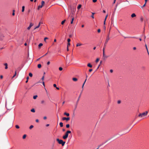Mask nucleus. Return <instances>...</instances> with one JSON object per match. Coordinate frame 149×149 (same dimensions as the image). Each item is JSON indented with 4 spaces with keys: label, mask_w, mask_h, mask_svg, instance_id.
I'll list each match as a JSON object with an SVG mask.
<instances>
[{
    "label": "nucleus",
    "mask_w": 149,
    "mask_h": 149,
    "mask_svg": "<svg viewBox=\"0 0 149 149\" xmlns=\"http://www.w3.org/2000/svg\"><path fill=\"white\" fill-rule=\"evenodd\" d=\"M56 141L58 142L59 144H61L62 146H63L65 143V141H63L62 140H61L59 139H57Z\"/></svg>",
    "instance_id": "nucleus-1"
},
{
    "label": "nucleus",
    "mask_w": 149,
    "mask_h": 149,
    "mask_svg": "<svg viewBox=\"0 0 149 149\" xmlns=\"http://www.w3.org/2000/svg\"><path fill=\"white\" fill-rule=\"evenodd\" d=\"M148 113V111H146L142 113H140L139 115L138 116L141 118H142L143 116H146Z\"/></svg>",
    "instance_id": "nucleus-2"
},
{
    "label": "nucleus",
    "mask_w": 149,
    "mask_h": 149,
    "mask_svg": "<svg viewBox=\"0 0 149 149\" xmlns=\"http://www.w3.org/2000/svg\"><path fill=\"white\" fill-rule=\"evenodd\" d=\"M109 39H110V38L109 37V34H108V35L107 36L106 39L105 41V42L104 44V47H106V46L107 45V44L108 41L109 40Z\"/></svg>",
    "instance_id": "nucleus-3"
},
{
    "label": "nucleus",
    "mask_w": 149,
    "mask_h": 149,
    "mask_svg": "<svg viewBox=\"0 0 149 149\" xmlns=\"http://www.w3.org/2000/svg\"><path fill=\"white\" fill-rule=\"evenodd\" d=\"M127 133V132H125L124 131H119L118 132V134L120 136H121L123 134H124Z\"/></svg>",
    "instance_id": "nucleus-4"
},
{
    "label": "nucleus",
    "mask_w": 149,
    "mask_h": 149,
    "mask_svg": "<svg viewBox=\"0 0 149 149\" xmlns=\"http://www.w3.org/2000/svg\"><path fill=\"white\" fill-rule=\"evenodd\" d=\"M68 134L66 132L65 133V134L63 136V138L64 139H66L68 137Z\"/></svg>",
    "instance_id": "nucleus-5"
},
{
    "label": "nucleus",
    "mask_w": 149,
    "mask_h": 149,
    "mask_svg": "<svg viewBox=\"0 0 149 149\" xmlns=\"http://www.w3.org/2000/svg\"><path fill=\"white\" fill-rule=\"evenodd\" d=\"M70 119V118L69 117H67V118L63 117L62 118V120H66L67 121L69 120Z\"/></svg>",
    "instance_id": "nucleus-6"
},
{
    "label": "nucleus",
    "mask_w": 149,
    "mask_h": 149,
    "mask_svg": "<svg viewBox=\"0 0 149 149\" xmlns=\"http://www.w3.org/2000/svg\"><path fill=\"white\" fill-rule=\"evenodd\" d=\"M33 25V24L32 23H30L29 26L27 28L28 30H29L31 28Z\"/></svg>",
    "instance_id": "nucleus-7"
},
{
    "label": "nucleus",
    "mask_w": 149,
    "mask_h": 149,
    "mask_svg": "<svg viewBox=\"0 0 149 149\" xmlns=\"http://www.w3.org/2000/svg\"><path fill=\"white\" fill-rule=\"evenodd\" d=\"M131 16L133 18L136 17V15L135 13H134L131 15Z\"/></svg>",
    "instance_id": "nucleus-8"
},
{
    "label": "nucleus",
    "mask_w": 149,
    "mask_h": 149,
    "mask_svg": "<svg viewBox=\"0 0 149 149\" xmlns=\"http://www.w3.org/2000/svg\"><path fill=\"white\" fill-rule=\"evenodd\" d=\"M4 65L5 66V69H7L8 68V64L7 63H5L4 64Z\"/></svg>",
    "instance_id": "nucleus-9"
},
{
    "label": "nucleus",
    "mask_w": 149,
    "mask_h": 149,
    "mask_svg": "<svg viewBox=\"0 0 149 149\" xmlns=\"http://www.w3.org/2000/svg\"><path fill=\"white\" fill-rule=\"evenodd\" d=\"M82 45V44L81 43H78L76 45V47H78Z\"/></svg>",
    "instance_id": "nucleus-10"
},
{
    "label": "nucleus",
    "mask_w": 149,
    "mask_h": 149,
    "mask_svg": "<svg viewBox=\"0 0 149 149\" xmlns=\"http://www.w3.org/2000/svg\"><path fill=\"white\" fill-rule=\"evenodd\" d=\"M72 80L74 81H77V79L76 78L74 77L72 78Z\"/></svg>",
    "instance_id": "nucleus-11"
},
{
    "label": "nucleus",
    "mask_w": 149,
    "mask_h": 149,
    "mask_svg": "<svg viewBox=\"0 0 149 149\" xmlns=\"http://www.w3.org/2000/svg\"><path fill=\"white\" fill-rule=\"evenodd\" d=\"M87 66L90 68H92V65L90 63H89L87 64Z\"/></svg>",
    "instance_id": "nucleus-12"
},
{
    "label": "nucleus",
    "mask_w": 149,
    "mask_h": 149,
    "mask_svg": "<svg viewBox=\"0 0 149 149\" xmlns=\"http://www.w3.org/2000/svg\"><path fill=\"white\" fill-rule=\"evenodd\" d=\"M42 45H43V44H42V43H40V44H39V45H38V47H39V48H40V47L41 46H42Z\"/></svg>",
    "instance_id": "nucleus-13"
},
{
    "label": "nucleus",
    "mask_w": 149,
    "mask_h": 149,
    "mask_svg": "<svg viewBox=\"0 0 149 149\" xmlns=\"http://www.w3.org/2000/svg\"><path fill=\"white\" fill-rule=\"evenodd\" d=\"M64 115H65L68 116H69L70 115L69 113H67L66 112H65L64 113Z\"/></svg>",
    "instance_id": "nucleus-14"
},
{
    "label": "nucleus",
    "mask_w": 149,
    "mask_h": 149,
    "mask_svg": "<svg viewBox=\"0 0 149 149\" xmlns=\"http://www.w3.org/2000/svg\"><path fill=\"white\" fill-rule=\"evenodd\" d=\"M24 8H25V7L24 6H23L22 7V12H24Z\"/></svg>",
    "instance_id": "nucleus-15"
},
{
    "label": "nucleus",
    "mask_w": 149,
    "mask_h": 149,
    "mask_svg": "<svg viewBox=\"0 0 149 149\" xmlns=\"http://www.w3.org/2000/svg\"><path fill=\"white\" fill-rule=\"evenodd\" d=\"M42 5L39 6L38 8V10H39L40 8H42Z\"/></svg>",
    "instance_id": "nucleus-16"
},
{
    "label": "nucleus",
    "mask_w": 149,
    "mask_h": 149,
    "mask_svg": "<svg viewBox=\"0 0 149 149\" xmlns=\"http://www.w3.org/2000/svg\"><path fill=\"white\" fill-rule=\"evenodd\" d=\"M86 80H87L86 79H85V81H84V83H83V84L82 85V89H83L84 86V84H85V82H86Z\"/></svg>",
    "instance_id": "nucleus-17"
},
{
    "label": "nucleus",
    "mask_w": 149,
    "mask_h": 149,
    "mask_svg": "<svg viewBox=\"0 0 149 149\" xmlns=\"http://www.w3.org/2000/svg\"><path fill=\"white\" fill-rule=\"evenodd\" d=\"M31 112L33 113H34L35 112V109H31Z\"/></svg>",
    "instance_id": "nucleus-18"
},
{
    "label": "nucleus",
    "mask_w": 149,
    "mask_h": 149,
    "mask_svg": "<svg viewBox=\"0 0 149 149\" xmlns=\"http://www.w3.org/2000/svg\"><path fill=\"white\" fill-rule=\"evenodd\" d=\"M81 7V5L80 4L77 7L78 9L79 10Z\"/></svg>",
    "instance_id": "nucleus-19"
},
{
    "label": "nucleus",
    "mask_w": 149,
    "mask_h": 149,
    "mask_svg": "<svg viewBox=\"0 0 149 149\" xmlns=\"http://www.w3.org/2000/svg\"><path fill=\"white\" fill-rule=\"evenodd\" d=\"M40 23H39L38 25L34 29H37V28H39L40 26Z\"/></svg>",
    "instance_id": "nucleus-20"
},
{
    "label": "nucleus",
    "mask_w": 149,
    "mask_h": 149,
    "mask_svg": "<svg viewBox=\"0 0 149 149\" xmlns=\"http://www.w3.org/2000/svg\"><path fill=\"white\" fill-rule=\"evenodd\" d=\"M41 65L40 64H38V67L39 68H41Z\"/></svg>",
    "instance_id": "nucleus-21"
},
{
    "label": "nucleus",
    "mask_w": 149,
    "mask_h": 149,
    "mask_svg": "<svg viewBox=\"0 0 149 149\" xmlns=\"http://www.w3.org/2000/svg\"><path fill=\"white\" fill-rule=\"evenodd\" d=\"M92 15H91V17L93 18H94V14H95V13H92Z\"/></svg>",
    "instance_id": "nucleus-22"
},
{
    "label": "nucleus",
    "mask_w": 149,
    "mask_h": 149,
    "mask_svg": "<svg viewBox=\"0 0 149 149\" xmlns=\"http://www.w3.org/2000/svg\"><path fill=\"white\" fill-rule=\"evenodd\" d=\"M74 20V17H73V18L72 19V20H71V24H73V21Z\"/></svg>",
    "instance_id": "nucleus-23"
},
{
    "label": "nucleus",
    "mask_w": 149,
    "mask_h": 149,
    "mask_svg": "<svg viewBox=\"0 0 149 149\" xmlns=\"http://www.w3.org/2000/svg\"><path fill=\"white\" fill-rule=\"evenodd\" d=\"M59 124L61 127H62L63 126V123L62 122H60Z\"/></svg>",
    "instance_id": "nucleus-24"
},
{
    "label": "nucleus",
    "mask_w": 149,
    "mask_h": 149,
    "mask_svg": "<svg viewBox=\"0 0 149 149\" xmlns=\"http://www.w3.org/2000/svg\"><path fill=\"white\" fill-rule=\"evenodd\" d=\"M38 97V96L37 95H34L33 96V98L34 99H36L37 97Z\"/></svg>",
    "instance_id": "nucleus-25"
},
{
    "label": "nucleus",
    "mask_w": 149,
    "mask_h": 149,
    "mask_svg": "<svg viewBox=\"0 0 149 149\" xmlns=\"http://www.w3.org/2000/svg\"><path fill=\"white\" fill-rule=\"evenodd\" d=\"M41 5L43 6L45 4V2L44 1H42L41 2Z\"/></svg>",
    "instance_id": "nucleus-26"
},
{
    "label": "nucleus",
    "mask_w": 149,
    "mask_h": 149,
    "mask_svg": "<svg viewBox=\"0 0 149 149\" xmlns=\"http://www.w3.org/2000/svg\"><path fill=\"white\" fill-rule=\"evenodd\" d=\"M65 21L66 20L65 19L62 22H61V24H63L65 22Z\"/></svg>",
    "instance_id": "nucleus-27"
},
{
    "label": "nucleus",
    "mask_w": 149,
    "mask_h": 149,
    "mask_svg": "<svg viewBox=\"0 0 149 149\" xmlns=\"http://www.w3.org/2000/svg\"><path fill=\"white\" fill-rule=\"evenodd\" d=\"M26 134H24V135L23 136V137H22L23 139H24L26 138Z\"/></svg>",
    "instance_id": "nucleus-28"
},
{
    "label": "nucleus",
    "mask_w": 149,
    "mask_h": 149,
    "mask_svg": "<svg viewBox=\"0 0 149 149\" xmlns=\"http://www.w3.org/2000/svg\"><path fill=\"white\" fill-rule=\"evenodd\" d=\"M13 13H12V15H13L14 16L15 15V10H13Z\"/></svg>",
    "instance_id": "nucleus-29"
},
{
    "label": "nucleus",
    "mask_w": 149,
    "mask_h": 149,
    "mask_svg": "<svg viewBox=\"0 0 149 149\" xmlns=\"http://www.w3.org/2000/svg\"><path fill=\"white\" fill-rule=\"evenodd\" d=\"M29 76L31 77L33 76V74L31 73H29Z\"/></svg>",
    "instance_id": "nucleus-30"
},
{
    "label": "nucleus",
    "mask_w": 149,
    "mask_h": 149,
    "mask_svg": "<svg viewBox=\"0 0 149 149\" xmlns=\"http://www.w3.org/2000/svg\"><path fill=\"white\" fill-rule=\"evenodd\" d=\"M33 127V125H31L29 127V129L31 130Z\"/></svg>",
    "instance_id": "nucleus-31"
},
{
    "label": "nucleus",
    "mask_w": 149,
    "mask_h": 149,
    "mask_svg": "<svg viewBox=\"0 0 149 149\" xmlns=\"http://www.w3.org/2000/svg\"><path fill=\"white\" fill-rule=\"evenodd\" d=\"M29 79V77L28 76L27 78H26V79H27V80L26 81V83H27L28 82V79Z\"/></svg>",
    "instance_id": "nucleus-32"
},
{
    "label": "nucleus",
    "mask_w": 149,
    "mask_h": 149,
    "mask_svg": "<svg viewBox=\"0 0 149 149\" xmlns=\"http://www.w3.org/2000/svg\"><path fill=\"white\" fill-rule=\"evenodd\" d=\"M15 127L17 129H19V125H15Z\"/></svg>",
    "instance_id": "nucleus-33"
},
{
    "label": "nucleus",
    "mask_w": 149,
    "mask_h": 149,
    "mask_svg": "<svg viewBox=\"0 0 149 149\" xmlns=\"http://www.w3.org/2000/svg\"><path fill=\"white\" fill-rule=\"evenodd\" d=\"M16 75V71H15V74H14V75H13V76L12 78L14 77Z\"/></svg>",
    "instance_id": "nucleus-34"
},
{
    "label": "nucleus",
    "mask_w": 149,
    "mask_h": 149,
    "mask_svg": "<svg viewBox=\"0 0 149 149\" xmlns=\"http://www.w3.org/2000/svg\"><path fill=\"white\" fill-rule=\"evenodd\" d=\"M99 60V58H97L96 60V62L97 63Z\"/></svg>",
    "instance_id": "nucleus-35"
},
{
    "label": "nucleus",
    "mask_w": 149,
    "mask_h": 149,
    "mask_svg": "<svg viewBox=\"0 0 149 149\" xmlns=\"http://www.w3.org/2000/svg\"><path fill=\"white\" fill-rule=\"evenodd\" d=\"M59 69L60 71H61L63 70V68L62 67H60L59 68Z\"/></svg>",
    "instance_id": "nucleus-36"
},
{
    "label": "nucleus",
    "mask_w": 149,
    "mask_h": 149,
    "mask_svg": "<svg viewBox=\"0 0 149 149\" xmlns=\"http://www.w3.org/2000/svg\"><path fill=\"white\" fill-rule=\"evenodd\" d=\"M70 127V125L69 124H67L66 125V127L67 128H69Z\"/></svg>",
    "instance_id": "nucleus-37"
},
{
    "label": "nucleus",
    "mask_w": 149,
    "mask_h": 149,
    "mask_svg": "<svg viewBox=\"0 0 149 149\" xmlns=\"http://www.w3.org/2000/svg\"><path fill=\"white\" fill-rule=\"evenodd\" d=\"M103 57L104 60H105L106 58L107 57V56H105V57Z\"/></svg>",
    "instance_id": "nucleus-38"
},
{
    "label": "nucleus",
    "mask_w": 149,
    "mask_h": 149,
    "mask_svg": "<svg viewBox=\"0 0 149 149\" xmlns=\"http://www.w3.org/2000/svg\"><path fill=\"white\" fill-rule=\"evenodd\" d=\"M68 134H69L70 133H71V131H67V132H66Z\"/></svg>",
    "instance_id": "nucleus-39"
},
{
    "label": "nucleus",
    "mask_w": 149,
    "mask_h": 149,
    "mask_svg": "<svg viewBox=\"0 0 149 149\" xmlns=\"http://www.w3.org/2000/svg\"><path fill=\"white\" fill-rule=\"evenodd\" d=\"M67 41L68 43L70 42V39L69 38L67 40Z\"/></svg>",
    "instance_id": "nucleus-40"
},
{
    "label": "nucleus",
    "mask_w": 149,
    "mask_h": 149,
    "mask_svg": "<svg viewBox=\"0 0 149 149\" xmlns=\"http://www.w3.org/2000/svg\"><path fill=\"white\" fill-rule=\"evenodd\" d=\"M48 39V38H47V37H45L44 38V41L45 42H46V39Z\"/></svg>",
    "instance_id": "nucleus-41"
},
{
    "label": "nucleus",
    "mask_w": 149,
    "mask_h": 149,
    "mask_svg": "<svg viewBox=\"0 0 149 149\" xmlns=\"http://www.w3.org/2000/svg\"><path fill=\"white\" fill-rule=\"evenodd\" d=\"M146 49L147 51V52H148V54H149V52H148V48H147V46L146 45Z\"/></svg>",
    "instance_id": "nucleus-42"
},
{
    "label": "nucleus",
    "mask_w": 149,
    "mask_h": 149,
    "mask_svg": "<svg viewBox=\"0 0 149 149\" xmlns=\"http://www.w3.org/2000/svg\"><path fill=\"white\" fill-rule=\"evenodd\" d=\"M45 102L44 100H42L41 101V103L42 104H43L45 103Z\"/></svg>",
    "instance_id": "nucleus-43"
},
{
    "label": "nucleus",
    "mask_w": 149,
    "mask_h": 149,
    "mask_svg": "<svg viewBox=\"0 0 149 149\" xmlns=\"http://www.w3.org/2000/svg\"><path fill=\"white\" fill-rule=\"evenodd\" d=\"M146 3H145V4L143 5V6L141 7V8H143V7H144L146 6Z\"/></svg>",
    "instance_id": "nucleus-44"
},
{
    "label": "nucleus",
    "mask_w": 149,
    "mask_h": 149,
    "mask_svg": "<svg viewBox=\"0 0 149 149\" xmlns=\"http://www.w3.org/2000/svg\"><path fill=\"white\" fill-rule=\"evenodd\" d=\"M103 57H105L104 52H103Z\"/></svg>",
    "instance_id": "nucleus-45"
},
{
    "label": "nucleus",
    "mask_w": 149,
    "mask_h": 149,
    "mask_svg": "<svg viewBox=\"0 0 149 149\" xmlns=\"http://www.w3.org/2000/svg\"><path fill=\"white\" fill-rule=\"evenodd\" d=\"M44 76H43L41 78V79L42 81H43L44 79Z\"/></svg>",
    "instance_id": "nucleus-46"
},
{
    "label": "nucleus",
    "mask_w": 149,
    "mask_h": 149,
    "mask_svg": "<svg viewBox=\"0 0 149 149\" xmlns=\"http://www.w3.org/2000/svg\"><path fill=\"white\" fill-rule=\"evenodd\" d=\"M100 31H101L100 29H98L97 30V32L99 33L100 32Z\"/></svg>",
    "instance_id": "nucleus-47"
},
{
    "label": "nucleus",
    "mask_w": 149,
    "mask_h": 149,
    "mask_svg": "<svg viewBox=\"0 0 149 149\" xmlns=\"http://www.w3.org/2000/svg\"><path fill=\"white\" fill-rule=\"evenodd\" d=\"M107 16H108V15L107 14V15L105 17V19H104V20H105V21H106V19H107Z\"/></svg>",
    "instance_id": "nucleus-48"
},
{
    "label": "nucleus",
    "mask_w": 149,
    "mask_h": 149,
    "mask_svg": "<svg viewBox=\"0 0 149 149\" xmlns=\"http://www.w3.org/2000/svg\"><path fill=\"white\" fill-rule=\"evenodd\" d=\"M129 38H137L135 37H129Z\"/></svg>",
    "instance_id": "nucleus-49"
},
{
    "label": "nucleus",
    "mask_w": 149,
    "mask_h": 149,
    "mask_svg": "<svg viewBox=\"0 0 149 149\" xmlns=\"http://www.w3.org/2000/svg\"><path fill=\"white\" fill-rule=\"evenodd\" d=\"M97 1V0H93V1L94 3H95Z\"/></svg>",
    "instance_id": "nucleus-50"
},
{
    "label": "nucleus",
    "mask_w": 149,
    "mask_h": 149,
    "mask_svg": "<svg viewBox=\"0 0 149 149\" xmlns=\"http://www.w3.org/2000/svg\"><path fill=\"white\" fill-rule=\"evenodd\" d=\"M70 42L68 43L67 44V47H68V46H70Z\"/></svg>",
    "instance_id": "nucleus-51"
},
{
    "label": "nucleus",
    "mask_w": 149,
    "mask_h": 149,
    "mask_svg": "<svg viewBox=\"0 0 149 149\" xmlns=\"http://www.w3.org/2000/svg\"><path fill=\"white\" fill-rule=\"evenodd\" d=\"M53 86L54 87H56V85L55 84H54L53 85Z\"/></svg>",
    "instance_id": "nucleus-52"
},
{
    "label": "nucleus",
    "mask_w": 149,
    "mask_h": 149,
    "mask_svg": "<svg viewBox=\"0 0 149 149\" xmlns=\"http://www.w3.org/2000/svg\"><path fill=\"white\" fill-rule=\"evenodd\" d=\"M117 102H118V104H120V103L121 102H120V100H118V101Z\"/></svg>",
    "instance_id": "nucleus-53"
},
{
    "label": "nucleus",
    "mask_w": 149,
    "mask_h": 149,
    "mask_svg": "<svg viewBox=\"0 0 149 149\" xmlns=\"http://www.w3.org/2000/svg\"><path fill=\"white\" fill-rule=\"evenodd\" d=\"M47 118L46 116H44V117H43V119H44V120H46V119Z\"/></svg>",
    "instance_id": "nucleus-54"
},
{
    "label": "nucleus",
    "mask_w": 149,
    "mask_h": 149,
    "mask_svg": "<svg viewBox=\"0 0 149 149\" xmlns=\"http://www.w3.org/2000/svg\"><path fill=\"white\" fill-rule=\"evenodd\" d=\"M47 53H46V54H45V55H43V56H41V58H42V57H43V56H46V55H47Z\"/></svg>",
    "instance_id": "nucleus-55"
},
{
    "label": "nucleus",
    "mask_w": 149,
    "mask_h": 149,
    "mask_svg": "<svg viewBox=\"0 0 149 149\" xmlns=\"http://www.w3.org/2000/svg\"><path fill=\"white\" fill-rule=\"evenodd\" d=\"M111 29V27H110V28L109 29V33H108V34L109 33V35L110 34V31Z\"/></svg>",
    "instance_id": "nucleus-56"
},
{
    "label": "nucleus",
    "mask_w": 149,
    "mask_h": 149,
    "mask_svg": "<svg viewBox=\"0 0 149 149\" xmlns=\"http://www.w3.org/2000/svg\"><path fill=\"white\" fill-rule=\"evenodd\" d=\"M105 47H104V46L103 49V52H104V49H105Z\"/></svg>",
    "instance_id": "nucleus-57"
},
{
    "label": "nucleus",
    "mask_w": 149,
    "mask_h": 149,
    "mask_svg": "<svg viewBox=\"0 0 149 149\" xmlns=\"http://www.w3.org/2000/svg\"><path fill=\"white\" fill-rule=\"evenodd\" d=\"M80 96L78 98V99L77 100V103L78 102L79 100V98H80Z\"/></svg>",
    "instance_id": "nucleus-58"
},
{
    "label": "nucleus",
    "mask_w": 149,
    "mask_h": 149,
    "mask_svg": "<svg viewBox=\"0 0 149 149\" xmlns=\"http://www.w3.org/2000/svg\"><path fill=\"white\" fill-rule=\"evenodd\" d=\"M50 62L49 61H48L47 62V65H49L50 64Z\"/></svg>",
    "instance_id": "nucleus-59"
},
{
    "label": "nucleus",
    "mask_w": 149,
    "mask_h": 149,
    "mask_svg": "<svg viewBox=\"0 0 149 149\" xmlns=\"http://www.w3.org/2000/svg\"><path fill=\"white\" fill-rule=\"evenodd\" d=\"M110 71L111 73H112L113 72V70H110Z\"/></svg>",
    "instance_id": "nucleus-60"
},
{
    "label": "nucleus",
    "mask_w": 149,
    "mask_h": 149,
    "mask_svg": "<svg viewBox=\"0 0 149 149\" xmlns=\"http://www.w3.org/2000/svg\"><path fill=\"white\" fill-rule=\"evenodd\" d=\"M92 71V69H90L89 70V72H91Z\"/></svg>",
    "instance_id": "nucleus-61"
},
{
    "label": "nucleus",
    "mask_w": 149,
    "mask_h": 149,
    "mask_svg": "<svg viewBox=\"0 0 149 149\" xmlns=\"http://www.w3.org/2000/svg\"><path fill=\"white\" fill-rule=\"evenodd\" d=\"M36 122L37 123H38L39 122V120L38 119H36Z\"/></svg>",
    "instance_id": "nucleus-62"
},
{
    "label": "nucleus",
    "mask_w": 149,
    "mask_h": 149,
    "mask_svg": "<svg viewBox=\"0 0 149 149\" xmlns=\"http://www.w3.org/2000/svg\"><path fill=\"white\" fill-rule=\"evenodd\" d=\"M3 78V76L2 75H1V76H0V78H1V79H2V78Z\"/></svg>",
    "instance_id": "nucleus-63"
},
{
    "label": "nucleus",
    "mask_w": 149,
    "mask_h": 149,
    "mask_svg": "<svg viewBox=\"0 0 149 149\" xmlns=\"http://www.w3.org/2000/svg\"><path fill=\"white\" fill-rule=\"evenodd\" d=\"M133 49L134 50H135L136 49V47H134L133 48Z\"/></svg>",
    "instance_id": "nucleus-64"
}]
</instances>
